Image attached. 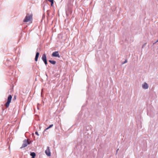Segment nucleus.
Listing matches in <instances>:
<instances>
[{
  "label": "nucleus",
  "instance_id": "obj_1",
  "mask_svg": "<svg viewBox=\"0 0 158 158\" xmlns=\"http://www.w3.org/2000/svg\"><path fill=\"white\" fill-rule=\"evenodd\" d=\"M32 19V14L29 15L27 14L24 19L23 21L24 22H27L31 21Z\"/></svg>",
  "mask_w": 158,
  "mask_h": 158
},
{
  "label": "nucleus",
  "instance_id": "obj_2",
  "mask_svg": "<svg viewBox=\"0 0 158 158\" xmlns=\"http://www.w3.org/2000/svg\"><path fill=\"white\" fill-rule=\"evenodd\" d=\"M30 144V142H29L28 140H27L26 139L24 140L23 141V143L21 147H20L21 149H22L23 148H24L26 146H27V145L28 144Z\"/></svg>",
  "mask_w": 158,
  "mask_h": 158
},
{
  "label": "nucleus",
  "instance_id": "obj_3",
  "mask_svg": "<svg viewBox=\"0 0 158 158\" xmlns=\"http://www.w3.org/2000/svg\"><path fill=\"white\" fill-rule=\"evenodd\" d=\"M12 98V96L11 95H9L7 98V101L5 104V106L6 107H9L10 103L11 102V99Z\"/></svg>",
  "mask_w": 158,
  "mask_h": 158
},
{
  "label": "nucleus",
  "instance_id": "obj_4",
  "mask_svg": "<svg viewBox=\"0 0 158 158\" xmlns=\"http://www.w3.org/2000/svg\"><path fill=\"white\" fill-rule=\"evenodd\" d=\"M52 56L53 57H58L60 58V56L59 55L58 51H55L52 54Z\"/></svg>",
  "mask_w": 158,
  "mask_h": 158
},
{
  "label": "nucleus",
  "instance_id": "obj_5",
  "mask_svg": "<svg viewBox=\"0 0 158 158\" xmlns=\"http://www.w3.org/2000/svg\"><path fill=\"white\" fill-rule=\"evenodd\" d=\"M142 88L144 89H148V84L146 82L144 83L142 85Z\"/></svg>",
  "mask_w": 158,
  "mask_h": 158
},
{
  "label": "nucleus",
  "instance_id": "obj_6",
  "mask_svg": "<svg viewBox=\"0 0 158 158\" xmlns=\"http://www.w3.org/2000/svg\"><path fill=\"white\" fill-rule=\"evenodd\" d=\"M72 12V10L70 8H69L68 10H66V13L67 15H69V14H71Z\"/></svg>",
  "mask_w": 158,
  "mask_h": 158
},
{
  "label": "nucleus",
  "instance_id": "obj_7",
  "mask_svg": "<svg viewBox=\"0 0 158 158\" xmlns=\"http://www.w3.org/2000/svg\"><path fill=\"white\" fill-rule=\"evenodd\" d=\"M48 148V149L45 151V153L48 156H51V152L49 149V147Z\"/></svg>",
  "mask_w": 158,
  "mask_h": 158
},
{
  "label": "nucleus",
  "instance_id": "obj_8",
  "mask_svg": "<svg viewBox=\"0 0 158 158\" xmlns=\"http://www.w3.org/2000/svg\"><path fill=\"white\" fill-rule=\"evenodd\" d=\"M39 53L38 52H36V55L35 58V60L36 61H37L38 59L39 56Z\"/></svg>",
  "mask_w": 158,
  "mask_h": 158
},
{
  "label": "nucleus",
  "instance_id": "obj_9",
  "mask_svg": "<svg viewBox=\"0 0 158 158\" xmlns=\"http://www.w3.org/2000/svg\"><path fill=\"white\" fill-rule=\"evenodd\" d=\"M42 59L43 61H44L47 60L46 55L45 54H44L43 55L42 57Z\"/></svg>",
  "mask_w": 158,
  "mask_h": 158
},
{
  "label": "nucleus",
  "instance_id": "obj_10",
  "mask_svg": "<svg viewBox=\"0 0 158 158\" xmlns=\"http://www.w3.org/2000/svg\"><path fill=\"white\" fill-rule=\"evenodd\" d=\"M30 155L32 156L31 158H35V154L34 152H31L30 153Z\"/></svg>",
  "mask_w": 158,
  "mask_h": 158
},
{
  "label": "nucleus",
  "instance_id": "obj_11",
  "mask_svg": "<svg viewBox=\"0 0 158 158\" xmlns=\"http://www.w3.org/2000/svg\"><path fill=\"white\" fill-rule=\"evenodd\" d=\"M49 61L50 63H51L53 64H55L56 63V61L54 60H49Z\"/></svg>",
  "mask_w": 158,
  "mask_h": 158
},
{
  "label": "nucleus",
  "instance_id": "obj_12",
  "mask_svg": "<svg viewBox=\"0 0 158 158\" xmlns=\"http://www.w3.org/2000/svg\"><path fill=\"white\" fill-rule=\"evenodd\" d=\"M48 1L51 3V6H52L54 3V0H48Z\"/></svg>",
  "mask_w": 158,
  "mask_h": 158
},
{
  "label": "nucleus",
  "instance_id": "obj_13",
  "mask_svg": "<svg viewBox=\"0 0 158 158\" xmlns=\"http://www.w3.org/2000/svg\"><path fill=\"white\" fill-rule=\"evenodd\" d=\"M53 126V124H51V125H50L48 127V129H49L51 127H52Z\"/></svg>",
  "mask_w": 158,
  "mask_h": 158
},
{
  "label": "nucleus",
  "instance_id": "obj_14",
  "mask_svg": "<svg viewBox=\"0 0 158 158\" xmlns=\"http://www.w3.org/2000/svg\"><path fill=\"white\" fill-rule=\"evenodd\" d=\"M127 60H126L124 61L123 63H122V64H125V63H127Z\"/></svg>",
  "mask_w": 158,
  "mask_h": 158
},
{
  "label": "nucleus",
  "instance_id": "obj_15",
  "mask_svg": "<svg viewBox=\"0 0 158 158\" xmlns=\"http://www.w3.org/2000/svg\"><path fill=\"white\" fill-rule=\"evenodd\" d=\"M43 61L44 63L46 65L47 64V60Z\"/></svg>",
  "mask_w": 158,
  "mask_h": 158
},
{
  "label": "nucleus",
  "instance_id": "obj_16",
  "mask_svg": "<svg viewBox=\"0 0 158 158\" xmlns=\"http://www.w3.org/2000/svg\"><path fill=\"white\" fill-rule=\"evenodd\" d=\"M146 43L144 44L142 46V48H143L146 45Z\"/></svg>",
  "mask_w": 158,
  "mask_h": 158
},
{
  "label": "nucleus",
  "instance_id": "obj_17",
  "mask_svg": "<svg viewBox=\"0 0 158 158\" xmlns=\"http://www.w3.org/2000/svg\"><path fill=\"white\" fill-rule=\"evenodd\" d=\"M35 134L36 135H38V136L39 135V134H38V132L37 131H36V132H35Z\"/></svg>",
  "mask_w": 158,
  "mask_h": 158
},
{
  "label": "nucleus",
  "instance_id": "obj_18",
  "mask_svg": "<svg viewBox=\"0 0 158 158\" xmlns=\"http://www.w3.org/2000/svg\"><path fill=\"white\" fill-rule=\"evenodd\" d=\"M158 42V40H156V42L155 43H153V44H156V43L157 42Z\"/></svg>",
  "mask_w": 158,
  "mask_h": 158
},
{
  "label": "nucleus",
  "instance_id": "obj_19",
  "mask_svg": "<svg viewBox=\"0 0 158 158\" xmlns=\"http://www.w3.org/2000/svg\"><path fill=\"white\" fill-rule=\"evenodd\" d=\"M48 127H47V128H46V129L45 130V131H46V130H48Z\"/></svg>",
  "mask_w": 158,
  "mask_h": 158
},
{
  "label": "nucleus",
  "instance_id": "obj_20",
  "mask_svg": "<svg viewBox=\"0 0 158 158\" xmlns=\"http://www.w3.org/2000/svg\"><path fill=\"white\" fill-rule=\"evenodd\" d=\"M43 89H42V90H41V94H42V92H43Z\"/></svg>",
  "mask_w": 158,
  "mask_h": 158
},
{
  "label": "nucleus",
  "instance_id": "obj_21",
  "mask_svg": "<svg viewBox=\"0 0 158 158\" xmlns=\"http://www.w3.org/2000/svg\"><path fill=\"white\" fill-rule=\"evenodd\" d=\"M14 98H15V99H16V96H14Z\"/></svg>",
  "mask_w": 158,
  "mask_h": 158
},
{
  "label": "nucleus",
  "instance_id": "obj_22",
  "mask_svg": "<svg viewBox=\"0 0 158 158\" xmlns=\"http://www.w3.org/2000/svg\"><path fill=\"white\" fill-rule=\"evenodd\" d=\"M119 150L118 149L117 150V152H116L117 153V152L118 151V150Z\"/></svg>",
  "mask_w": 158,
  "mask_h": 158
},
{
  "label": "nucleus",
  "instance_id": "obj_23",
  "mask_svg": "<svg viewBox=\"0 0 158 158\" xmlns=\"http://www.w3.org/2000/svg\"><path fill=\"white\" fill-rule=\"evenodd\" d=\"M69 5V4H68V6Z\"/></svg>",
  "mask_w": 158,
  "mask_h": 158
}]
</instances>
